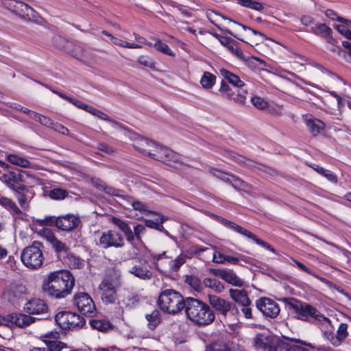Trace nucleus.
Wrapping results in <instances>:
<instances>
[{
    "label": "nucleus",
    "instance_id": "nucleus-1",
    "mask_svg": "<svg viewBox=\"0 0 351 351\" xmlns=\"http://www.w3.org/2000/svg\"><path fill=\"white\" fill-rule=\"evenodd\" d=\"M74 286V278L66 270L51 272L42 285L45 293L56 298H63L71 293Z\"/></svg>",
    "mask_w": 351,
    "mask_h": 351
},
{
    "label": "nucleus",
    "instance_id": "nucleus-2",
    "mask_svg": "<svg viewBox=\"0 0 351 351\" xmlns=\"http://www.w3.org/2000/svg\"><path fill=\"white\" fill-rule=\"evenodd\" d=\"M185 312L187 317L199 326L209 325L215 319L213 311L206 304L194 298L186 300Z\"/></svg>",
    "mask_w": 351,
    "mask_h": 351
},
{
    "label": "nucleus",
    "instance_id": "nucleus-3",
    "mask_svg": "<svg viewBox=\"0 0 351 351\" xmlns=\"http://www.w3.org/2000/svg\"><path fill=\"white\" fill-rule=\"evenodd\" d=\"M158 303L162 311L169 314H176L186 306L182 295L173 289H165L158 297Z\"/></svg>",
    "mask_w": 351,
    "mask_h": 351
},
{
    "label": "nucleus",
    "instance_id": "nucleus-4",
    "mask_svg": "<svg viewBox=\"0 0 351 351\" xmlns=\"http://www.w3.org/2000/svg\"><path fill=\"white\" fill-rule=\"evenodd\" d=\"M43 249V243L36 241L25 247L21 254V259L23 265L33 270L41 267L45 261Z\"/></svg>",
    "mask_w": 351,
    "mask_h": 351
},
{
    "label": "nucleus",
    "instance_id": "nucleus-5",
    "mask_svg": "<svg viewBox=\"0 0 351 351\" xmlns=\"http://www.w3.org/2000/svg\"><path fill=\"white\" fill-rule=\"evenodd\" d=\"M289 303L290 306L295 311V317L302 321H308L309 318H313L319 322H329L330 320L326 317L321 314L315 307L308 304H303L296 300L292 299Z\"/></svg>",
    "mask_w": 351,
    "mask_h": 351
},
{
    "label": "nucleus",
    "instance_id": "nucleus-6",
    "mask_svg": "<svg viewBox=\"0 0 351 351\" xmlns=\"http://www.w3.org/2000/svg\"><path fill=\"white\" fill-rule=\"evenodd\" d=\"M121 285L120 278H104L98 289L102 302L106 304H114L117 300V289Z\"/></svg>",
    "mask_w": 351,
    "mask_h": 351
},
{
    "label": "nucleus",
    "instance_id": "nucleus-7",
    "mask_svg": "<svg viewBox=\"0 0 351 351\" xmlns=\"http://www.w3.org/2000/svg\"><path fill=\"white\" fill-rule=\"evenodd\" d=\"M150 157L161 161L169 166L176 167L177 164H182V158L176 152L169 149L167 147H162L156 143V146L153 148Z\"/></svg>",
    "mask_w": 351,
    "mask_h": 351
},
{
    "label": "nucleus",
    "instance_id": "nucleus-8",
    "mask_svg": "<svg viewBox=\"0 0 351 351\" xmlns=\"http://www.w3.org/2000/svg\"><path fill=\"white\" fill-rule=\"evenodd\" d=\"M29 179H34V178L27 171L18 169L3 173L0 177V180L12 191L25 183L28 184Z\"/></svg>",
    "mask_w": 351,
    "mask_h": 351
},
{
    "label": "nucleus",
    "instance_id": "nucleus-9",
    "mask_svg": "<svg viewBox=\"0 0 351 351\" xmlns=\"http://www.w3.org/2000/svg\"><path fill=\"white\" fill-rule=\"evenodd\" d=\"M55 319L62 329L80 328L85 324V319L82 317L70 311L59 312Z\"/></svg>",
    "mask_w": 351,
    "mask_h": 351
},
{
    "label": "nucleus",
    "instance_id": "nucleus-10",
    "mask_svg": "<svg viewBox=\"0 0 351 351\" xmlns=\"http://www.w3.org/2000/svg\"><path fill=\"white\" fill-rule=\"evenodd\" d=\"M98 245L103 249L121 248L125 245L123 236L114 230H108L101 233Z\"/></svg>",
    "mask_w": 351,
    "mask_h": 351
},
{
    "label": "nucleus",
    "instance_id": "nucleus-11",
    "mask_svg": "<svg viewBox=\"0 0 351 351\" xmlns=\"http://www.w3.org/2000/svg\"><path fill=\"white\" fill-rule=\"evenodd\" d=\"M73 303L79 311L87 317H93L96 313V307L92 298L85 292H79L73 297Z\"/></svg>",
    "mask_w": 351,
    "mask_h": 351
},
{
    "label": "nucleus",
    "instance_id": "nucleus-12",
    "mask_svg": "<svg viewBox=\"0 0 351 351\" xmlns=\"http://www.w3.org/2000/svg\"><path fill=\"white\" fill-rule=\"evenodd\" d=\"M221 221L226 227L232 229V230L237 232V233H239L244 237H247L250 239H252L257 245H261L263 248L275 253V249L271 245H270L267 242L258 239L255 234H254L252 232L247 230V229L241 227V226L236 224L235 223H234L232 221H230L225 219H221Z\"/></svg>",
    "mask_w": 351,
    "mask_h": 351
},
{
    "label": "nucleus",
    "instance_id": "nucleus-13",
    "mask_svg": "<svg viewBox=\"0 0 351 351\" xmlns=\"http://www.w3.org/2000/svg\"><path fill=\"white\" fill-rule=\"evenodd\" d=\"M256 306L264 316L269 318H276L280 311L279 305L268 298L258 299L256 301Z\"/></svg>",
    "mask_w": 351,
    "mask_h": 351
},
{
    "label": "nucleus",
    "instance_id": "nucleus-14",
    "mask_svg": "<svg viewBox=\"0 0 351 351\" xmlns=\"http://www.w3.org/2000/svg\"><path fill=\"white\" fill-rule=\"evenodd\" d=\"M6 5L9 10L25 19H31L36 17L35 10L21 1L9 0Z\"/></svg>",
    "mask_w": 351,
    "mask_h": 351
},
{
    "label": "nucleus",
    "instance_id": "nucleus-15",
    "mask_svg": "<svg viewBox=\"0 0 351 351\" xmlns=\"http://www.w3.org/2000/svg\"><path fill=\"white\" fill-rule=\"evenodd\" d=\"M208 302L218 314L224 318L232 311L231 302L216 295H208Z\"/></svg>",
    "mask_w": 351,
    "mask_h": 351
},
{
    "label": "nucleus",
    "instance_id": "nucleus-16",
    "mask_svg": "<svg viewBox=\"0 0 351 351\" xmlns=\"http://www.w3.org/2000/svg\"><path fill=\"white\" fill-rule=\"evenodd\" d=\"M254 346L257 349L263 351H276L277 341L276 338L271 335L259 333L254 339Z\"/></svg>",
    "mask_w": 351,
    "mask_h": 351
},
{
    "label": "nucleus",
    "instance_id": "nucleus-17",
    "mask_svg": "<svg viewBox=\"0 0 351 351\" xmlns=\"http://www.w3.org/2000/svg\"><path fill=\"white\" fill-rule=\"evenodd\" d=\"M13 193L16 198L20 206L25 210L28 209L31 200L34 197V192L25 184L14 190Z\"/></svg>",
    "mask_w": 351,
    "mask_h": 351
},
{
    "label": "nucleus",
    "instance_id": "nucleus-18",
    "mask_svg": "<svg viewBox=\"0 0 351 351\" xmlns=\"http://www.w3.org/2000/svg\"><path fill=\"white\" fill-rule=\"evenodd\" d=\"M219 92L223 97L239 104H243L245 102L247 94L246 90L238 91L236 94L229 85L224 82H221Z\"/></svg>",
    "mask_w": 351,
    "mask_h": 351
},
{
    "label": "nucleus",
    "instance_id": "nucleus-19",
    "mask_svg": "<svg viewBox=\"0 0 351 351\" xmlns=\"http://www.w3.org/2000/svg\"><path fill=\"white\" fill-rule=\"evenodd\" d=\"M80 222L78 217L73 215H66L58 217L56 227L62 230L71 231L76 228Z\"/></svg>",
    "mask_w": 351,
    "mask_h": 351
},
{
    "label": "nucleus",
    "instance_id": "nucleus-20",
    "mask_svg": "<svg viewBox=\"0 0 351 351\" xmlns=\"http://www.w3.org/2000/svg\"><path fill=\"white\" fill-rule=\"evenodd\" d=\"M213 273L234 286L241 287L244 285L243 280L232 271L218 269H213Z\"/></svg>",
    "mask_w": 351,
    "mask_h": 351
},
{
    "label": "nucleus",
    "instance_id": "nucleus-21",
    "mask_svg": "<svg viewBox=\"0 0 351 351\" xmlns=\"http://www.w3.org/2000/svg\"><path fill=\"white\" fill-rule=\"evenodd\" d=\"M305 346H311V343L294 338L278 343V346L285 351H309L304 347Z\"/></svg>",
    "mask_w": 351,
    "mask_h": 351
},
{
    "label": "nucleus",
    "instance_id": "nucleus-22",
    "mask_svg": "<svg viewBox=\"0 0 351 351\" xmlns=\"http://www.w3.org/2000/svg\"><path fill=\"white\" fill-rule=\"evenodd\" d=\"M305 346H311V343L294 338L278 343V346L285 351H309L304 347Z\"/></svg>",
    "mask_w": 351,
    "mask_h": 351
},
{
    "label": "nucleus",
    "instance_id": "nucleus-23",
    "mask_svg": "<svg viewBox=\"0 0 351 351\" xmlns=\"http://www.w3.org/2000/svg\"><path fill=\"white\" fill-rule=\"evenodd\" d=\"M24 309L29 314L40 315L47 313V306L44 300L34 298L25 304Z\"/></svg>",
    "mask_w": 351,
    "mask_h": 351
},
{
    "label": "nucleus",
    "instance_id": "nucleus-24",
    "mask_svg": "<svg viewBox=\"0 0 351 351\" xmlns=\"http://www.w3.org/2000/svg\"><path fill=\"white\" fill-rule=\"evenodd\" d=\"M293 261L295 263V265L298 267L299 269H300L303 271L306 272L307 274H309L312 275L313 277H315V278L318 279L319 280H320L321 282L324 283L330 289H336L337 291H339L340 293H343V291L342 289H341L339 287H337L333 282H332L331 281L327 280L325 278H323V277L316 274L311 269H310L308 267H307L306 265H304L301 262H300V261H298L297 260H295V259H293Z\"/></svg>",
    "mask_w": 351,
    "mask_h": 351
},
{
    "label": "nucleus",
    "instance_id": "nucleus-25",
    "mask_svg": "<svg viewBox=\"0 0 351 351\" xmlns=\"http://www.w3.org/2000/svg\"><path fill=\"white\" fill-rule=\"evenodd\" d=\"M10 321L19 327H27L35 322V318L29 315L12 313L10 315Z\"/></svg>",
    "mask_w": 351,
    "mask_h": 351
},
{
    "label": "nucleus",
    "instance_id": "nucleus-26",
    "mask_svg": "<svg viewBox=\"0 0 351 351\" xmlns=\"http://www.w3.org/2000/svg\"><path fill=\"white\" fill-rule=\"evenodd\" d=\"M130 273L143 280H149L154 277L153 272L143 265L133 266L130 270Z\"/></svg>",
    "mask_w": 351,
    "mask_h": 351
},
{
    "label": "nucleus",
    "instance_id": "nucleus-27",
    "mask_svg": "<svg viewBox=\"0 0 351 351\" xmlns=\"http://www.w3.org/2000/svg\"><path fill=\"white\" fill-rule=\"evenodd\" d=\"M310 32L317 36L328 39V42L334 41L330 37L332 33L331 28L324 23H315L311 27Z\"/></svg>",
    "mask_w": 351,
    "mask_h": 351
},
{
    "label": "nucleus",
    "instance_id": "nucleus-28",
    "mask_svg": "<svg viewBox=\"0 0 351 351\" xmlns=\"http://www.w3.org/2000/svg\"><path fill=\"white\" fill-rule=\"evenodd\" d=\"M155 146V142L143 138L136 140L134 143V147L136 149L149 156H150L152 152L154 151L153 148Z\"/></svg>",
    "mask_w": 351,
    "mask_h": 351
},
{
    "label": "nucleus",
    "instance_id": "nucleus-29",
    "mask_svg": "<svg viewBox=\"0 0 351 351\" xmlns=\"http://www.w3.org/2000/svg\"><path fill=\"white\" fill-rule=\"evenodd\" d=\"M112 223L117 226L125 234L126 239L132 242L134 240L133 231L129 226L128 223L120 218L113 217L111 219Z\"/></svg>",
    "mask_w": 351,
    "mask_h": 351
},
{
    "label": "nucleus",
    "instance_id": "nucleus-30",
    "mask_svg": "<svg viewBox=\"0 0 351 351\" xmlns=\"http://www.w3.org/2000/svg\"><path fill=\"white\" fill-rule=\"evenodd\" d=\"M230 295L239 304H250V300L243 290L230 289Z\"/></svg>",
    "mask_w": 351,
    "mask_h": 351
},
{
    "label": "nucleus",
    "instance_id": "nucleus-31",
    "mask_svg": "<svg viewBox=\"0 0 351 351\" xmlns=\"http://www.w3.org/2000/svg\"><path fill=\"white\" fill-rule=\"evenodd\" d=\"M219 72L221 76L234 86L241 88L244 86V82L241 80L239 77L232 72L225 69H220Z\"/></svg>",
    "mask_w": 351,
    "mask_h": 351
},
{
    "label": "nucleus",
    "instance_id": "nucleus-32",
    "mask_svg": "<svg viewBox=\"0 0 351 351\" xmlns=\"http://www.w3.org/2000/svg\"><path fill=\"white\" fill-rule=\"evenodd\" d=\"M306 124L311 133L314 136L318 134L326 126L322 121L312 117L306 119Z\"/></svg>",
    "mask_w": 351,
    "mask_h": 351
},
{
    "label": "nucleus",
    "instance_id": "nucleus-33",
    "mask_svg": "<svg viewBox=\"0 0 351 351\" xmlns=\"http://www.w3.org/2000/svg\"><path fill=\"white\" fill-rule=\"evenodd\" d=\"M45 233L47 240L52 245L57 252H65L66 251V245L58 240L51 231L46 230Z\"/></svg>",
    "mask_w": 351,
    "mask_h": 351
},
{
    "label": "nucleus",
    "instance_id": "nucleus-34",
    "mask_svg": "<svg viewBox=\"0 0 351 351\" xmlns=\"http://www.w3.org/2000/svg\"><path fill=\"white\" fill-rule=\"evenodd\" d=\"M8 160L16 166L24 168L32 167V163L26 158L16 154H11L7 156Z\"/></svg>",
    "mask_w": 351,
    "mask_h": 351
},
{
    "label": "nucleus",
    "instance_id": "nucleus-35",
    "mask_svg": "<svg viewBox=\"0 0 351 351\" xmlns=\"http://www.w3.org/2000/svg\"><path fill=\"white\" fill-rule=\"evenodd\" d=\"M0 204L8 210L12 215L16 216L22 215V211L12 199L2 197L0 198Z\"/></svg>",
    "mask_w": 351,
    "mask_h": 351
},
{
    "label": "nucleus",
    "instance_id": "nucleus-36",
    "mask_svg": "<svg viewBox=\"0 0 351 351\" xmlns=\"http://www.w3.org/2000/svg\"><path fill=\"white\" fill-rule=\"evenodd\" d=\"M145 318L147 321V327L154 330L161 322L160 313L158 310H154L151 313L146 314Z\"/></svg>",
    "mask_w": 351,
    "mask_h": 351
},
{
    "label": "nucleus",
    "instance_id": "nucleus-37",
    "mask_svg": "<svg viewBox=\"0 0 351 351\" xmlns=\"http://www.w3.org/2000/svg\"><path fill=\"white\" fill-rule=\"evenodd\" d=\"M204 351H231V348L223 341L217 340L208 345Z\"/></svg>",
    "mask_w": 351,
    "mask_h": 351
},
{
    "label": "nucleus",
    "instance_id": "nucleus-38",
    "mask_svg": "<svg viewBox=\"0 0 351 351\" xmlns=\"http://www.w3.org/2000/svg\"><path fill=\"white\" fill-rule=\"evenodd\" d=\"M216 77L210 72L205 71L200 80L202 86L205 89L211 88L215 84Z\"/></svg>",
    "mask_w": 351,
    "mask_h": 351
},
{
    "label": "nucleus",
    "instance_id": "nucleus-39",
    "mask_svg": "<svg viewBox=\"0 0 351 351\" xmlns=\"http://www.w3.org/2000/svg\"><path fill=\"white\" fill-rule=\"evenodd\" d=\"M313 168L316 172L326 178L330 182L334 184L337 183V177L332 171L328 169H325L324 168L319 165H315V167H313Z\"/></svg>",
    "mask_w": 351,
    "mask_h": 351
},
{
    "label": "nucleus",
    "instance_id": "nucleus-40",
    "mask_svg": "<svg viewBox=\"0 0 351 351\" xmlns=\"http://www.w3.org/2000/svg\"><path fill=\"white\" fill-rule=\"evenodd\" d=\"M186 262V256L183 254L179 255L174 260H171L169 261V268L167 269V272H174L179 270L180 267L184 265Z\"/></svg>",
    "mask_w": 351,
    "mask_h": 351
},
{
    "label": "nucleus",
    "instance_id": "nucleus-41",
    "mask_svg": "<svg viewBox=\"0 0 351 351\" xmlns=\"http://www.w3.org/2000/svg\"><path fill=\"white\" fill-rule=\"evenodd\" d=\"M90 323L93 328L99 331H106L112 328L110 322L105 319H93Z\"/></svg>",
    "mask_w": 351,
    "mask_h": 351
},
{
    "label": "nucleus",
    "instance_id": "nucleus-42",
    "mask_svg": "<svg viewBox=\"0 0 351 351\" xmlns=\"http://www.w3.org/2000/svg\"><path fill=\"white\" fill-rule=\"evenodd\" d=\"M66 261L69 267L72 269H81L84 265V262L82 259L72 254H68Z\"/></svg>",
    "mask_w": 351,
    "mask_h": 351
},
{
    "label": "nucleus",
    "instance_id": "nucleus-43",
    "mask_svg": "<svg viewBox=\"0 0 351 351\" xmlns=\"http://www.w3.org/2000/svg\"><path fill=\"white\" fill-rule=\"evenodd\" d=\"M152 47L162 53L167 54L171 57L175 56V53L169 47L166 43H163L160 39H156L155 43H152Z\"/></svg>",
    "mask_w": 351,
    "mask_h": 351
},
{
    "label": "nucleus",
    "instance_id": "nucleus-44",
    "mask_svg": "<svg viewBox=\"0 0 351 351\" xmlns=\"http://www.w3.org/2000/svg\"><path fill=\"white\" fill-rule=\"evenodd\" d=\"M43 342L47 346L49 351H61L64 348L66 347L65 343L58 339H44Z\"/></svg>",
    "mask_w": 351,
    "mask_h": 351
},
{
    "label": "nucleus",
    "instance_id": "nucleus-45",
    "mask_svg": "<svg viewBox=\"0 0 351 351\" xmlns=\"http://www.w3.org/2000/svg\"><path fill=\"white\" fill-rule=\"evenodd\" d=\"M204 282L206 287L213 289L217 292H221L224 289L222 283L215 278H206L204 279Z\"/></svg>",
    "mask_w": 351,
    "mask_h": 351
},
{
    "label": "nucleus",
    "instance_id": "nucleus-46",
    "mask_svg": "<svg viewBox=\"0 0 351 351\" xmlns=\"http://www.w3.org/2000/svg\"><path fill=\"white\" fill-rule=\"evenodd\" d=\"M32 119L39 122L40 124L51 128L54 121L49 117L40 114L38 113H31Z\"/></svg>",
    "mask_w": 351,
    "mask_h": 351
},
{
    "label": "nucleus",
    "instance_id": "nucleus-47",
    "mask_svg": "<svg viewBox=\"0 0 351 351\" xmlns=\"http://www.w3.org/2000/svg\"><path fill=\"white\" fill-rule=\"evenodd\" d=\"M165 255V252H164L162 254H154L152 256L153 260L154 261V268L162 274L167 273V269L162 265L164 262L162 261V257Z\"/></svg>",
    "mask_w": 351,
    "mask_h": 351
},
{
    "label": "nucleus",
    "instance_id": "nucleus-48",
    "mask_svg": "<svg viewBox=\"0 0 351 351\" xmlns=\"http://www.w3.org/2000/svg\"><path fill=\"white\" fill-rule=\"evenodd\" d=\"M226 47L230 52L237 57H241L243 56V51L238 47V44L235 40H226Z\"/></svg>",
    "mask_w": 351,
    "mask_h": 351
},
{
    "label": "nucleus",
    "instance_id": "nucleus-49",
    "mask_svg": "<svg viewBox=\"0 0 351 351\" xmlns=\"http://www.w3.org/2000/svg\"><path fill=\"white\" fill-rule=\"evenodd\" d=\"M251 102L254 107L259 110H265L269 107V103L267 101L259 96H253L251 98Z\"/></svg>",
    "mask_w": 351,
    "mask_h": 351
},
{
    "label": "nucleus",
    "instance_id": "nucleus-50",
    "mask_svg": "<svg viewBox=\"0 0 351 351\" xmlns=\"http://www.w3.org/2000/svg\"><path fill=\"white\" fill-rule=\"evenodd\" d=\"M68 195V192L62 189L56 188L52 189L49 194L51 199L60 200L64 199Z\"/></svg>",
    "mask_w": 351,
    "mask_h": 351
},
{
    "label": "nucleus",
    "instance_id": "nucleus-51",
    "mask_svg": "<svg viewBox=\"0 0 351 351\" xmlns=\"http://www.w3.org/2000/svg\"><path fill=\"white\" fill-rule=\"evenodd\" d=\"M239 4L243 6L252 8L254 10L261 11L263 9V5L257 1L252 0H237Z\"/></svg>",
    "mask_w": 351,
    "mask_h": 351
},
{
    "label": "nucleus",
    "instance_id": "nucleus-52",
    "mask_svg": "<svg viewBox=\"0 0 351 351\" xmlns=\"http://www.w3.org/2000/svg\"><path fill=\"white\" fill-rule=\"evenodd\" d=\"M230 22H232V23H234L239 26H241L244 30H250L254 35L255 36H258L259 37V41L260 42H263L264 40H265L267 39V37L266 36L263 34L262 32L258 31V30H256L254 29H252V27H250L248 26H246L245 25H242L241 23H236L234 21H232V20H230L229 19Z\"/></svg>",
    "mask_w": 351,
    "mask_h": 351
},
{
    "label": "nucleus",
    "instance_id": "nucleus-53",
    "mask_svg": "<svg viewBox=\"0 0 351 351\" xmlns=\"http://www.w3.org/2000/svg\"><path fill=\"white\" fill-rule=\"evenodd\" d=\"M113 43L117 46H120L128 49H140L141 46L138 44L130 43L119 38H115L113 40Z\"/></svg>",
    "mask_w": 351,
    "mask_h": 351
},
{
    "label": "nucleus",
    "instance_id": "nucleus-54",
    "mask_svg": "<svg viewBox=\"0 0 351 351\" xmlns=\"http://www.w3.org/2000/svg\"><path fill=\"white\" fill-rule=\"evenodd\" d=\"M185 282L195 290H199L201 287L200 280L195 276H186Z\"/></svg>",
    "mask_w": 351,
    "mask_h": 351
},
{
    "label": "nucleus",
    "instance_id": "nucleus-55",
    "mask_svg": "<svg viewBox=\"0 0 351 351\" xmlns=\"http://www.w3.org/2000/svg\"><path fill=\"white\" fill-rule=\"evenodd\" d=\"M210 173L215 177L221 179V180L224 181L225 182H227L228 181L230 180V178H229L230 174H228L226 172L221 171L220 170H218L217 169H212L210 170Z\"/></svg>",
    "mask_w": 351,
    "mask_h": 351
},
{
    "label": "nucleus",
    "instance_id": "nucleus-56",
    "mask_svg": "<svg viewBox=\"0 0 351 351\" xmlns=\"http://www.w3.org/2000/svg\"><path fill=\"white\" fill-rule=\"evenodd\" d=\"M337 335L342 340H344L348 337V325L346 324H340L337 331Z\"/></svg>",
    "mask_w": 351,
    "mask_h": 351
},
{
    "label": "nucleus",
    "instance_id": "nucleus-57",
    "mask_svg": "<svg viewBox=\"0 0 351 351\" xmlns=\"http://www.w3.org/2000/svg\"><path fill=\"white\" fill-rule=\"evenodd\" d=\"M229 178H230V180L228 181L227 183L231 184L234 188L239 189L243 187L245 183L240 178L233 175H230Z\"/></svg>",
    "mask_w": 351,
    "mask_h": 351
},
{
    "label": "nucleus",
    "instance_id": "nucleus-58",
    "mask_svg": "<svg viewBox=\"0 0 351 351\" xmlns=\"http://www.w3.org/2000/svg\"><path fill=\"white\" fill-rule=\"evenodd\" d=\"M171 5L178 8L179 12L182 14H183L184 16L188 17V18L191 16V13L189 11V10L185 6L180 5L176 2H173V1L171 3Z\"/></svg>",
    "mask_w": 351,
    "mask_h": 351
},
{
    "label": "nucleus",
    "instance_id": "nucleus-59",
    "mask_svg": "<svg viewBox=\"0 0 351 351\" xmlns=\"http://www.w3.org/2000/svg\"><path fill=\"white\" fill-rule=\"evenodd\" d=\"M267 109L269 112L273 114L282 115L284 112L283 106L278 104L269 105Z\"/></svg>",
    "mask_w": 351,
    "mask_h": 351
},
{
    "label": "nucleus",
    "instance_id": "nucleus-60",
    "mask_svg": "<svg viewBox=\"0 0 351 351\" xmlns=\"http://www.w3.org/2000/svg\"><path fill=\"white\" fill-rule=\"evenodd\" d=\"M226 254L215 251L213 255V262L218 264H223L225 263Z\"/></svg>",
    "mask_w": 351,
    "mask_h": 351
},
{
    "label": "nucleus",
    "instance_id": "nucleus-61",
    "mask_svg": "<svg viewBox=\"0 0 351 351\" xmlns=\"http://www.w3.org/2000/svg\"><path fill=\"white\" fill-rule=\"evenodd\" d=\"M101 190L106 192L107 194L118 196L119 195V190H117L111 186L106 185L105 183H101Z\"/></svg>",
    "mask_w": 351,
    "mask_h": 351
},
{
    "label": "nucleus",
    "instance_id": "nucleus-62",
    "mask_svg": "<svg viewBox=\"0 0 351 351\" xmlns=\"http://www.w3.org/2000/svg\"><path fill=\"white\" fill-rule=\"evenodd\" d=\"M301 23L307 27H312L315 25L314 19L312 16L308 15L302 16L300 19Z\"/></svg>",
    "mask_w": 351,
    "mask_h": 351
},
{
    "label": "nucleus",
    "instance_id": "nucleus-63",
    "mask_svg": "<svg viewBox=\"0 0 351 351\" xmlns=\"http://www.w3.org/2000/svg\"><path fill=\"white\" fill-rule=\"evenodd\" d=\"M326 16L332 21H337L340 22V19H343L341 16H338L336 12L331 9H328L325 12Z\"/></svg>",
    "mask_w": 351,
    "mask_h": 351
},
{
    "label": "nucleus",
    "instance_id": "nucleus-64",
    "mask_svg": "<svg viewBox=\"0 0 351 351\" xmlns=\"http://www.w3.org/2000/svg\"><path fill=\"white\" fill-rule=\"evenodd\" d=\"M42 337H43V340L44 339H52V340L58 339L60 337V333H59V332H58L56 330H52V331H50V332H48L44 334L42 336Z\"/></svg>",
    "mask_w": 351,
    "mask_h": 351
}]
</instances>
